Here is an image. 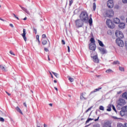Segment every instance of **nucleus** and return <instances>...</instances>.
<instances>
[{"mask_svg":"<svg viewBox=\"0 0 127 127\" xmlns=\"http://www.w3.org/2000/svg\"><path fill=\"white\" fill-rule=\"evenodd\" d=\"M13 15H14V17L15 18H16L17 19H18V20H19V18H18V17L16 16L14 13H13Z\"/></svg>","mask_w":127,"mask_h":127,"instance_id":"nucleus-41","label":"nucleus"},{"mask_svg":"<svg viewBox=\"0 0 127 127\" xmlns=\"http://www.w3.org/2000/svg\"><path fill=\"white\" fill-rule=\"evenodd\" d=\"M103 127H111V123H110V122L107 121L105 122L103 125Z\"/></svg>","mask_w":127,"mask_h":127,"instance_id":"nucleus-15","label":"nucleus"},{"mask_svg":"<svg viewBox=\"0 0 127 127\" xmlns=\"http://www.w3.org/2000/svg\"><path fill=\"white\" fill-rule=\"evenodd\" d=\"M100 90H102V87H99L98 88H96L94 90L91 91L90 92V93L89 94V96H91V95H92V94H93V93H96V92H99V91H100Z\"/></svg>","mask_w":127,"mask_h":127,"instance_id":"nucleus-14","label":"nucleus"},{"mask_svg":"<svg viewBox=\"0 0 127 127\" xmlns=\"http://www.w3.org/2000/svg\"><path fill=\"white\" fill-rule=\"evenodd\" d=\"M90 42H91L90 43H91V44H95V39H94V38H91L90 39Z\"/></svg>","mask_w":127,"mask_h":127,"instance_id":"nucleus-26","label":"nucleus"},{"mask_svg":"<svg viewBox=\"0 0 127 127\" xmlns=\"http://www.w3.org/2000/svg\"><path fill=\"white\" fill-rule=\"evenodd\" d=\"M88 22L89 23V25L90 26L92 25V24H93V19H92V17L89 18Z\"/></svg>","mask_w":127,"mask_h":127,"instance_id":"nucleus-24","label":"nucleus"},{"mask_svg":"<svg viewBox=\"0 0 127 127\" xmlns=\"http://www.w3.org/2000/svg\"><path fill=\"white\" fill-rule=\"evenodd\" d=\"M68 80H69V81H70V82L71 83H72V82H74V78H72V77H69V78H68Z\"/></svg>","mask_w":127,"mask_h":127,"instance_id":"nucleus-36","label":"nucleus"},{"mask_svg":"<svg viewBox=\"0 0 127 127\" xmlns=\"http://www.w3.org/2000/svg\"><path fill=\"white\" fill-rule=\"evenodd\" d=\"M91 58L93 59V61L95 63H99V59L98 58V56L95 55L93 57L91 56Z\"/></svg>","mask_w":127,"mask_h":127,"instance_id":"nucleus-13","label":"nucleus"},{"mask_svg":"<svg viewBox=\"0 0 127 127\" xmlns=\"http://www.w3.org/2000/svg\"><path fill=\"white\" fill-rule=\"evenodd\" d=\"M107 112H111L112 111V108L111 107H108V108L107 109Z\"/></svg>","mask_w":127,"mask_h":127,"instance_id":"nucleus-37","label":"nucleus"},{"mask_svg":"<svg viewBox=\"0 0 127 127\" xmlns=\"http://www.w3.org/2000/svg\"><path fill=\"white\" fill-rule=\"evenodd\" d=\"M67 52H70V47L69 46H67Z\"/></svg>","mask_w":127,"mask_h":127,"instance_id":"nucleus-50","label":"nucleus"},{"mask_svg":"<svg viewBox=\"0 0 127 127\" xmlns=\"http://www.w3.org/2000/svg\"><path fill=\"white\" fill-rule=\"evenodd\" d=\"M42 38H46V35L43 34L42 36Z\"/></svg>","mask_w":127,"mask_h":127,"instance_id":"nucleus-45","label":"nucleus"},{"mask_svg":"<svg viewBox=\"0 0 127 127\" xmlns=\"http://www.w3.org/2000/svg\"><path fill=\"white\" fill-rule=\"evenodd\" d=\"M22 35L24 41L26 42V40H27V38H26V30L25 29H23V33L21 34Z\"/></svg>","mask_w":127,"mask_h":127,"instance_id":"nucleus-9","label":"nucleus"},{"mask_svg":"<svg viewBox=\"0 0 127 127\" xmlns=\"http://www.w3.org/2000/svg\"><path fill=\"white\" fill-rule=\"evenodd\" d=\"M114 15V11L112 9L107 10L104 14V17H110Z\"/></svg>","mask_w":127,"mask_h":127,"instance_id":"nucleus-2","label":"nucleus"},{"mask_svg":"<svg viewBox=\"0 0 127 127\" xmlns=\"http://www.w3.org/2000/svg\"><path fill=\"white\" fill-rule=\"evenodd\" d=\"M96 3H93V10L95 11V10H96Z\"/></svg>","mask_w":127,"mask_h":127,"instance_id":"nucleus-34","label":"nucleus"},{"mask_svg":"<svg viewBox=\"0 0 127 127\" xmlns=\"http://www.w3.org/2000/svg\"><path fill=\"white\" fill-rule=\"evenodd\" d=\"M23 105L24 106V107H25V108H27V105H26V103L25 102L23 103Z\"/></svg>","mask_w":127,"mask_h":127,"instance_id":"nucleus-54","label":"nucleus"},{"mask_svg":"<svg viewBox=\"0 0 127 127\" xmlns=\"http://www.w3.org/2000/svg\"><path fill=\"white\" fill-rule=\"evenodd\" d=\"M93 120H94V119L88 118V119H87V121H86V124L89 123V122H90V121H93Z\"/></svg>","mask_w":127,"mask_h":127,"instance_id":"nucleus-30","label":"nucleus"},{"mask_svg":"<svg viewBox=\"0 0 127 127\" xmlns=\"http://www.w3.org/2000/svg\"><path fill=\"white\" fill-rule=\"evenodd\" d=\"M117 127H127V124L123 125L122 123H118L117 124Z\"/></svg>","mask_w":127,"mask_h":127,"instance_id":"nucleus-16","label":"nucleus"},{"mask_svg":"<svg viewBox=\"0 0 127 127\" xmlns=\"http://www.w3.org/2000/svg\"><path fill=\"white\" fill-rule=\"evenodd\" d=\"M54 83H57V81L55 80H54Z\"/></svg>","mask_w":127,"mask_h":127,"instance_id":"nucleus-64","label":"nucleus"},{"mask_svg":"<svg viewBox=\"0 0 127 127\" xmlns=\"http://www.w3.org/2000/svg\"><path fill=\"white\" fill-rule=\"evenodd\" d=\"M84 22H85L81 19H77L75 21V25L77 27H82L84 25Z\"/></svg>","mask_w":127,"mask_h":127,"instance_id":"nucleus-3","label":"nucleus"},{"mask_svg":"<svg viewBox=\"0 0 127 127\" xmlns=\"http://www.w3.org/2000/svg\"><path fill=\"white\" fill-rule=\"evenodd\" d=\"M122 97L124 98V99H126L127 100V92H125L122 94Z\"/></svg>","mask_w":127,"mask_h":127,"instance_id":"nucleus-25","label":"nucleus"},{"mask_svg":"<svg viewBox=\"0 0 127 127\" xmlns=\"http://www.w3.org/2000/svg\"><path fill=\"white\" fill-rule=\"evenodd\" d=\"M0 122H2V123H3V122H4V119L3 118L0 117Z\"/></svg>","mask_w":127,"mask_h":127,"instance_id":"nucleus-38","label":"nucleus"},{"mask_svg":"<svg viewBox=\"0 0 127 127\" xmlns=\"http://www.w3.org/2000/svg\"><path fill=\"white\" fill-rule=\"evenodd\" d=\"M118 94H122V91H119L118 92Z\"/></svg>","mask_w":127,"mask_h":127,"instance_id":"nucleus-62","label":"nucleus"},{"mask_svg":"<svg viewBox=\"0 0 127 127\" xmlns=\"http://www.w3.org/2000/svg\"><path fill=\"white\" fill-rule=\"evenodd\" d=\"M99 119H100V116H99L97 119L94 120V122H98L99 121Z\"/></svg>","mask_w":127,"mask_h":127,"instance_id":"nucleus-47","label":"nucleus"},{"mask_svg":"<svg viewBox=\"0 0 127 127\" xmlns=\"http://www.w3.org/2000/svg\"><path fill=\"white\" fill-rule=\"evenodd\" d=\"M51 76V77L53 78V75H52V73H51V71H49Z\"/></svg>","mask_w":127,"mask_h":127,"instance_id":"nucleus-53","label":"nucleus"},{"mask_svg":"<svg viewBox=\"0 0 127 127\" xmlns=\"http://www.w3.org/2000/svg\"><path fill=\"white\" fill-rule=\"evenodd\" d=\"M19 6H20V7H21V8H22V10H24V11H25L27 13V14H30L29 11H28L27 10V9H26L24 7H22L20 5H19Z\"/></svg>","mask_w":127,"mask_h":127,"instance_id":"nucleus-19","label":"nucleus"},{"mask_svg":"<svg viewBox=\"0 0 127 127\" xmlns=\"http://www.w3.org/2000/svg\"><path fill=\"white\" fill-rule=\"evenodd\" d=\"M116 42L117 44V45H118V46H119L120 47H124V41H123V40H121V39H117L116 40Z\"/></svg>","mask_w":127,"mask_h":127,"instance_id":"nucleus-6","label":"nucleus"},{"mask_svg":"<svg viewBox=\"0 0 127 127\" xmlns=\"http://www.w3.org/2000/svg\"><path fill=\"white\" fill-rule=\"evenodd\" d=\"M123 3H127V0H122Z\"/></svg>","mask_w":127,"mask_h":127,"instance_id":"nucleus-46","label":"nucleus"},{"mask_svg":"<svg viewBox=\"0 0 127 127\" xmlns=\"http://www.w3.org/2000/svg\"><path fill=\"white\" fill-rule=\"evenodd\" d=\"M115 34L118 38L122 39L124 38V34L121 31H116Z\"/></svg>","mask_w":127,"mask_h":127,"instance_id":"nucleus-7","label":"nucleus"},{"mask_svg":"<svg viewBox=\"0 0 127 127\" xmlns=\"http://www.w3.org/2000/svg\"><path fill=\"white\" fill-rule=\"evenodd\" d=\"M113 118L114 120H121V118H119L116 116H114Z\"/></svg>","mask_w":127,"mask_h":127,"instance_id":"nucleus-39","label":"nucleus"},{"mask_svg":"<svg viewBox=\"0 0 127 127\" xmlns=\"http://www.w3.org/2000/svg\"><path fill=\"white\" fill-rule=\"evenodd\" d=\"M49 105L50 107H52V106H53V104H52V103H50Z\"/></svg>","mask_w":127,"mask_h":127,"instance_id":"nucleus-57","label":"nucleus"},{"mask_svg":"<svg viewBox=\"0 0 127 127\" xmlns=\"http://www.w3.org/2000/svg\"><path fill=\"white\" fill-rule=\"evenodd\" d=\"M27 19V18L25 17L24 19L23 20H26Z\"/></svg>","mask_w":127,"mask_h":127,"instance_id":"nucleus-59","label":"nucleus"},{"mask_svg":"<svg viewBox=\"0 0 127 127\" xmlns=\"http://www.w3.org/2000/svg\"><path fill=\"white\" fill-rule=\"evenodd\" d=\"M106 73H107V74H111V73H113L114 71L111 69H109L106 70Z\"/></svg>","mask_w":127,"mask_h":127,"instance_id":"nucleus-22","label":"nucleus"},{"mask_svg":"<svg viewBox=\"0 0 127 127\" xmlns=\"http://www.w3.org/2000/svg\"><path fill=\"white\" fill-rule=\"evenodd\" d=\"M119 70L120 71H122V72H124L125 71V68H124V67L120 66L119 67Z\"/></svg>","mask_w":127,"mask_h":127,"instance_id":"nucleus-33","label":"nucleus"},{"mask_svg":"<svg viewBox=\"0 0 127 127\" xmlns=\"http://www.w3.org/2000/svg\"><path fill=\"white\" fill-rule=\"evenodd\" d=\"M90 50H92V51H95L96 50V44H89V46Z\"/></svg>","mask_w":127,"mask_h":127,"instance_id":"nucleus-10","label":"nucleus"},{"mask_svg":"<svg viewBox=\"0 0 127 127\" xmlns=\"http://www.w3.org/2000/svg\"><path fill=\"white\" fill-rule=\"evenodd\" d=\"M107 4L109 8H113L114 7V1L112 0H108L107 2Z\"/></svg>","mask_w":127,"mask_h":127,"instance_id":"nucleus-8","label":"nucleus"},{"mask_svg":"<svg viewBox=\"0 0 127 127\" xmlns=\"http://www.w3.org/2000/svg\"><path fill=\"white\" fill-rule=\"evenodd\" d=\"M122 111H124L125 113H127V106H125L123 107Z\"/></svg>","mask_w":127,"mask_h":127,"instance_id":"nucleus-28","label":"nucleus"},{"mask_svg":"<svg viewBox=\"0 0 127 127\" xmlns=\"http://www.w3.org/2000/svg\"><path fill=\"white\" fill-rule=\"evenodd\" d=\"M118 103L119 106H124L126 104V101L123 99H120Z\"/></svg>","mask_w":127,"mask_h":127,"instance_id":"nucleus-11","label":"nucleus"},{"mask_svg":"<svg viewBox=\"0 0 127 127\" xmlns=\"http://www.w3.org/2000/svg\"><path fill=\"white\" fill-rule=\"evenodd\" d=\"M52 73H53V74L54 75V76H55V77H56V78H59L58 76H59V74L56 73V72H54L53 71H52Z\"/></svg>","mask_w":127,"mask_h":127,"instance_id":"nucleus-31","label":"nucleus"},{"mask_svg":"<svg viewBox=\"0 0 127 127\" xmlns=\"http://www.w3.org/2000/svg\"><path fill=\"white\" fill-rule=\"evenodd\" d=\"M99 49L101 52V54H103V55H104V54H107V50L105 49V48H99Z\"/></svg>","mask_w":127,"mask_h":127,"instance_id":"nucleus-12","label":"nucleus"},{"mask_svg":"<svg viewBox=\"0 0 127 127\" xmlns=\"http://www.w3.org/2000/svg\"><path fill=\"white\" fill-rule=\"evenodd\" d=\"M125 113H126V112L123 110L120 111V114L121 115V117H124V116H125Z\"/></svg>","mask_w":127,"mask_h":127,"instance_id":"nucleus-27","label":"nucleus"},{"mask_svg":"<svg viewBox=\"0 0 127 127\" xmlns=\"http://www.w3.org/2000/svg\"><path fill=\"white\" fill-rule=\"evenodd\" d=\"M72 3H73V0H70L69 1V6H71V5H72Z\"/></svg>","mask_w":127,"mask_h":127,"instance_id":"nucleus-43","label":"nucleus"},{"mask_svg":"<svg viewBox=\"0 0 127 127\" xmlns=\"http://www.w3.org/2000/svg\"><path fill=\"white\" fill-rule=\"evenodd\" d=\"M48 59L49 61H50V58H49V55H48Z\"/></svg>","mask_w":127,"mask_h":127,"instance_id":"nucleus-58","label":"nucleus"},{"mask_svg":"<svg viewBox=\"0 0 127 127\" xmlns=\"http://www.w3.org/2000/svg\"><path fill=\"white\" fill-rule=\"evenodd\" d=\"M125 23H120L119 25V27H120V28H125Z\"/></svg>","mask_w":127,"mask_h":127,"instance_id":"nucleus-20","label":"nucleus"},{"mask_svg":"<svg viewBox=\"0 0 127 127\" xmlns=\"http://www.w3.org/2000/svg\"><path fill=\"white\" fill-rule=\"evenodd\" d=\"M16 110L18 112V113H20V114H21V115H22V112H21V110H20V108H19V107H18V106H17V107H16Z\"/></svg>","mask_w":127,"mask_h":127,"instance_id":"nucleus-23","label":"nucleus"},{"mask_svg":"<svg viewBox=\"0 0 127 127\" xmlns=\"http://www.w3.org/2000/svg\"><path fill=\"white\" fill-rule=\"evenodd\" d=\"M79 18L83 21H87L89 19L88 13L86 11H82L79 15Z\"/></svg>","mask_w":127,"mask_h":127,"instance_id":"nucleus-1","label":"nucleus"},{"mask_svg":"<svg viewBox=\"0 0 127 127\" xmlns=\"http://www.w3.org/2000/svg\"><path fill=\"white\" fill-rule=\"evenodd\" d=\"M86 95H87L86 92H82L80 93V100L84 101L89 99V96L86 97Z\"/></svg>","mask_w":127,"mask_h":127,"instance_id":"nucleus-4","label":"nucleus"},{"mask_svg":"<svg viewBox=\"0 0 127 127\" xmlns=\"http://www.w3.org/2000/svg\"><path fill=\"white\" fill-rule=\"evenodd\" d=\"M44 50L45 51H46V52H48V51H49V50H48V49L45 48H44Z\"/></svg>","mask_w":127,"mask_h":127,"instance_id":"nucleus-48","label":"nucleus"},{"mask_svg":"<svg viewBox=\"0 0 127 127\" xmlns=\"http://www.w3.org/2000/svg\"><path fill=\"white\" fill-rule=\"evenodd\" d=\"M106 24L108 25L109 28H114L115 27V25L113 24V22H112V21L110 19L107 20Z\"/></svg>","mask_w":127,"mask_h":127,"instance_id":"nucleus-5","label":"nucleus"},{"mask_svg":"<svg viewBox=\"0 0 127 127\" xmlns=\"http://www.w3.org/2000/svg\"><path fill=\"white\" fill-rule=\"evenodd\" d=\"M33 30L35 32V34H36V33H37V30H36V29H35V28L33 27Z\"/></svg>","mask_w":127,"mask_h":127,"instance_id":"nucleus-44","label":"nucleus"},{"mask_svg":"<svg viewBox=\"0 0 127 127\" xmlns=\"http://www.w3.org/2000/svg\"><path fill=\"white\" fill-rule=\"evenodd\" d=\"M42 44H43V45H46V44H47V41L43 40Z\"/></svg>","mask_w":127,"mask_h":127,"instance_id":"nucleus-35","label":"nucleus"},{"mask_svg":"<svg viewBox=\"0 0 127 127\" xmlns=\"http://www.w3.org/2000/svg\"><path fill=\"white\" fill-rule=\"evenodd\" d=\"M55 90H56V91H58V88H57V87H55Z\"/></svg>","mask_w":127,"mask_h":127,"instance_id":"nucleus-60","label":"nucleus"},{"mask_svg":"<svg viewBox=\"0 0 127 127\" xmlns=\"http://www.w3.org/2000/svg\"><path fill=\"white\" fill-rule=\"evenodd\" d=\"M0 68H1L2 71H4L5 72H6V71H7V68L5 66H3L2 65H0Z\"/></svg>","mask_w":127,"mask_h":127,"instance_id":"nucleus-18","label":"nucleus"},{"mask_svg":"<svg viewBox=\"0 0 127 127\" xmlns=\"http://www.w3.org/2000/svg\"><path fill=\"white\" fill-rule=\"evenodd\" d=\"M98 43L99 44V46H101V47H104V46H105V45L103 43V42H102L100 40H98Z\"/></svg>","mask_w":127,"mask_h":127,"instance_id":"nucleus-21","label":"nucleus"},{"mask_svg":"<svg viewBox=\"0 0 127 127\" xmlns=\"http://www.w3.org/2000/svg\"><path fill=\"white\" fill-rule=\"evenodd\" d=\"M113 64H114V65L120 64V62H119L118 61H114L113 62Z\"/></svg>","mask_w":127,"mask_h":127,"instance_id":"nucleus-29","label":"nucleus"},{"mask_svg":"<svg viewBox=\"0 0 127 127\" xmlns=\"http://www.w3.org/2000/svg\"><path fill=\"white\" fill-rule=\"evenodd\" d=\"M92 109V107H91L90 108H88L86 111L85 113H88V112H89V111H91Z\"/></svg>","mask_w":127,"mask_h":127,"instance_id":"nucleus-40","label":"nucleus"},{"mask_svg":"<svg viewBox=\"0 0 127 127\" xmlns=\"http://www.w3.org/2000/svg\"><path fill=\"white\" fill-rule=\"evenodd\" d=\"M62 44H63L64 45H65V41H64V40H62Z\"/></svg>","mask_w":127,"mask_h":127,"instance_id":"nucleus-49","label":"nucleus"},{"mask_svg":"<svg viewBox=\"0 0 127 127\" xmlns=\"http://www.w3.org/2000/svg\"><path fill=\"white\" fill-rule=\"evenodd\" d=\"M36 39L38 40H39V35H36Z\"/></svg>","mask_w":127,"mask_h":127,"instance_id":"nucleus-52","label":"nucleus"},{"mask_svg":"<svg viewBox=\"0 0 127 127\" xmlns=\"http://www.w3.org/2000/svg\"><path fill=\"white\" fill-rule=\"evenodd\" d=\"M9 53L11 54V55H15L14 54H13V52H12V51H9Z\"/></svg>","mask_w":127,"mask_h":127,"instance_id":"nucleus-51","label":"nucleus"},{"mask_svg":"<svg viewBox=\"0 0 127 127\" xmlns=\"http://www.w3.org/2000/svg\"><path fill=\"white\" fill-rule=\"evenodd\" d=\"M120 19L119 18H115L114 19V23H116V24H118L120 22Z\"/></svg>","mask_w":127,"mask_h":127,"instance_id":"nucleus-17","label":"nucleus"},{"mask_svg":"<svg viewBox=\"0 0 127 127\" xmlns=\"http://www.w3.org/2000/svg\"><path fill=\"white\" fill-rule=\"evenodd\" d=\"M9 26H10L11 27H12V28H13L14 27H13V25L12 24H9Z\"/></svg>","mask_w":127,"mask_h":127,"instance_id":"nucleus-55","label":"nucleus"},{"mask_svg":"<svg viewBox=\"0 0 127 127\" xmlns=\"http://www.w3.org/2000/svg\"><path fill=\"white\" fill-rule=\"evenodd\" d=\"M112 109L114 111H115V112H117V110H116V107H115V106L114 105L112 106Z\"/></svg>","mask_w":127,"mask_h":127,"instance_id":"nucleus-42","label":"nucleus"},{"mask_svg":"<svg viewBox=\"0 0 127 127\" xmlns=\"http://www.w3.org/2000/svg\"><path fill=\"white\" fill-rule=\"evenodd\" d=\"M0 20H2V21H4V20L3 19L0 18Z\"/></svg>","mask_w":127,"mask_h":127,"instance_id":"nucleus-63","label":"nucleus"},{"mask_svg":"<svg viewBox=\"0 0 127 127\" xmlns=\"http://www.w3.org/2000/svg\"><path fill=\"white\" fill-rule=\"evenodd\" d=\"M44 127H47V126H46V125L45 124H44Z\"/></svg>","mask_w":127,"mask_h":127,"instance_id":"nucleus-61","label":"nucleus"},{"mask_svg":"<svg viewBox=\"0 0 127 127\" xmlns=\"http://www.w3.org/2000/svg\"><path fill=\"white\" fill-rule=\"evenodd\" d=\"M99 110H100V111H105V107L103 106H100L99 107Z\"/></svg>","mask_w":127,"mask_h":127,"instance_id":"nucleus-32","label":"nucleus"},{"mask_svg":"<svg viewBox=\"0 0 127 127\" xmlns=\"http://www.w3.org/2000/svg\"><path fill=\"white\" fill-rule=\"evenodd\" d=\"M6 94L8 95V96H10V93H8V92L6 91Z\"/></svg>","mask_w":127,"mask_h":127,"instance_id":"nucleus-56","label":"nucleus"}]
</instances>
